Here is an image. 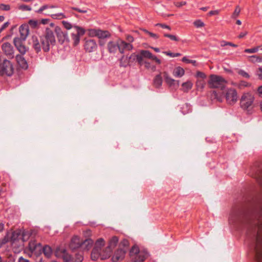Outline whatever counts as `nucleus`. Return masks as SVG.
<instances>
[{"label":"nucleus","instance_id":"nucleus-34","mask_svg":"<svg viewBox=\"0 0 262 262\" xmlns=\"http://www.w3.org/2000/svg\"><path fill=\"white\" fill-rule=\"evenodd\" d=\"M181 89L184 91H187L190 90L192 86V83H180Z\"/></svg>","mask_w":262,"mask_h":262},{"label":"nucleus","instance_id":"nucleus-37","mask_svg":"<svg viewBox=\"0 0 262 262\" xmlns=\"http://www.w3.org/2000/svg\"><path fill=\"white\" fill-rule=\"evenodd\" d=\"M249 58L252 59L251 61L253 62H262V58L259 56H257L256 55L250 56Z\"/></svg>","mask_w":262,"mask_h":262},{"label":"nucleus","instance_id":"nucleus-38","mask_svg":"<svg viewBox=\"0 0 262 262\" xmlns=\"http://www.w3.org/2000/svg\"><path fill=\"white\" fill-rule=\"evenodd\" d=\"M10 242V237L8 233L0 241V248H1L4 245Z\"/></svg>","mask_w":262,"mask_h":262},{"label":"nucleus","instance_id":"nucleus-44","mask_svg":"<svg viewBox=\"0 0 262 262\" xmlns=\"http://www.w3.org/2000/svg\"><path fill=\"white\" fill-rule=\"evenodd\" d=\"M238 219V215L236 213H235L233 214H231L229 217V221L231 223H234Z\"/></svg>","mask_w":262,"mask_h":262},{"label":"nucleus","instance_id":"nucleus-20","mask_svg":"<svg viewBox=\"0 0 262 262\" xmlns=\"http://www.w3.org/2000/svg\"><path fill=\"white\" fill-rule=\"evenodd\" d=\"M107 50L110 53H115L117 50H119L118 39L116 42L110 41L107 43Z\"/></svg>","mask_w":262,"mask_h":262},{"label":"nucleus","instance_id":"nucleus-41","mask_svg":"<svg viewBox=\"0 0 262 262\" xmlns=\"http://www.w3.org/2000/svg\"><path fill=\"white\" fill-rule=\"evenodd\" d=\"M163 53L164 54H166V55L169 56L171 57H179V56H181V54L179 53H171L170 52H167V51L163 52Z\"/></svg>","mask_w":262,"mask_h":262},{"label":"nucleus","instance_id":"nucleus-15","mask_svg":"<svg viewBox=\"0 0 262 262\" xmlns=\"http://www.w3.org/2000/svg\"><path fill=\"white\" fill-rule=\"evenodd\" d=\"M81 241L80 238L77 236H73L71 239L69 244V248L70 249L74 251L79 249H81Z\"/></svg>","mask_w":262,"mask_h":262},{"label":"nucleus","instance_id":"nucleus-6","mask_svg":"<svg viewBox=\"0 0 262 262\" xmlns=\"http://www.w3.org/2000/svg\"><path fill=\"white\" fill-rule=\"evenodd\" d=\"M254 99V97L251 94L249 93L244 94L241 99V107L244 110L250 108L253 103Z\"/></svg>","mask_w":262,"mask_h":262},{"label":"nucleus","instance_id":"nucleus-49","mask_svg":"<svg viewBox=\"0 0 262 262\" xmlns=\"http://www.w3.org/2000/svg\"><path fill=\"white\" fill-rule=\"evenodd\" d=\"M194 25L197 28L204 27L205 24L201 20H198L194 22Z\"/></svg>","mask_w":262,"mask_h":262},{"label":"nucleus","instance_id":"nucleus-51","mask_svg":"<svg viewBox=\"0 0 262 262\" xmlns=\"http://www.w3.org/2000/svg\"><path fill=\"white\" fill-rule=\"evenodd\" d=\"M48 8H49V6L47 5H45L42 6H41L38 10H37L36 12L38 13H41L42 12Z\"/></svg>","mask_w":262,"mask_h":262},{"label":"nucleus","instance_id":"nucleus-46","mask_svg":"<svg viewBox=\"0 0 262 262\" xmlns=\"http://www.w3.org/2000/svg\"><path fill=\"white\" fill-rule=\"evenodd\" d=\"M144 57L142 55L141 52L140 54H137L136 61L138 62L139 64H142L143 63V59Z\"/></svg>","mask_w":262,"mask_h":262},{"label":"nucleus","instance_id":"nucleus-21","mask_svg":"<svg viewBox=\"0 0 262 262\" xmlns=\"http://www.w3.org/2000/svg\"><path fill=\"white\" fill-rule=\"evenodd\" d=\"M16 59L18 65L21 69L26 70L28 68V64L23 55H17L16 56Z\"/></svg>","mask_w":262,"mask_h":262},{"label":"nucleus","instance_id":"nucleus-23","mask_svg":"<svg viewBox=\"0 0 262 262\" xmlns=\"http://www.w3.org/2000/svg\"><path fill=\"white\" fill-rule=\"evenodd\" d=\"M118 243V238L117 236H113L109 241L108 246L107 248V252H111L112 249L114 248Z\"/></svg>","mask_w":262,"mask_h":262},{"label":"nucleus","instance_id":"nucleus-64","mask_svg":"<svg viewBox=\"0 0 262 262\" xmlns=\"http://www.w3.org/2000/svg\"><path fill=\"white\" fill-rule=\"evenodd\" d=\"M18 262H29V261L26 259L24 258L23 257H20L18 258Z\"/></svg>","mask_w":262,"mask_h":262},{"label":"nucleus","instance_id":"nucleus-24","mask_svg":"<svg viewBox=\"0 0 262 262\" xmlns=\"http://www.w3.org/2000/svg\"><path fill=\"white\" fill-rule=\"evenodd\" d=\"M184 73V70L182 68L178 67L173 69L172 74L174 77L179 78L183 76Z\"/></svg>","mask_w":262,"mask_h":262},{"label":"nucleus","instance_id":"nucleus-40","mask_svg":"<svg viewBox=\"0 0 262 262\" xmlns=\"http://www.w3.org/2000/svg\"><path fill=\"white\" fill-rule=\"evenodd\" d=\"M259 47L257 46L251 49H245L244 52L247 53H254L257 52L259 50Z\"/></svg>","mask_w":262,"mask_h":262},{"label":"nucleus","instance_id":"nucleus-8","mask_svg":"<svg viewBox=\"0 0 262 262\" xmlns=\"http://www.w3.org/2000/svg\"><path fill=\"white\" fill-rule=\"evenodd\" d=\"M55 254L57 257L61 258L65 262H69L72 260V256L68 253L64 248L57 247L55 250Z\"/></svg>","mask_w":262,"mask_h":262},{"label":"nucleus","instance_id":"nucleus-16","mask_svg":"<svg viewBox=\"0 0 262 262\" xmlns=\"http://www.w3.org/2000/svg\"><path fill=\"white\" fill-rule=\"evenodd\" d=\"M84 49L86 52H92L97 49V45L94 39H88L85 41Z\"/></svg>","mask_w":262,"mask_h":262},{"label":"nucleus","instance_id":"nucleus-56","mask_svg":"<svg viewBox=\"0 0 262 262\" xmlns=\"http://www.w3.org/2000/svg\"><path fill=\"white\" fill-rule=\"evenodd\" d=\"M163 76L166 79L167 82H176L174 79L169 78L167 74L165 72L163 73Z\"/></svg>","mask_w":262,"mask_h":262},{"label":"nucleus","instance_id":"nucleus-2","mask_svg":"<svg viewBox=\"0 0 262 262\" xmlns=\"http://www.w3.org/2000/svg\"><path fill=\"white\" fill-rule=\"evenodd\" d=\"M56 39L53 31L46 28L43 33L40 36H33L30 40V44L36 53L41 52H48L51 47L55 45Z\"/></svg>","mask_w":262,"mask_h":262},{"label":"nucleus","instance_id":"nucleus-1","mask_svg":"<svg viewBox=\"0 0 262 262\" xmlns=\"http://www.w3.org/2000/svg\"><path fill=\"white\" fill-rule=\"evenodd\" d=\"M247 236L252 241V248L257 262H262V227L256 221H247Z\"/></svg>","mask_w":262,"mask_h":262},{"label":"nucleus","instance_id":"nucleus-4","mask_svg":"<svg viewBox=\"0 0 262 262\" xmlns=\"http://www.w3.org/2000/svg\"><path fill=\"white\" fill-rule=\"evenodd\" d=\"M90 34L92 36L97 37L100 39L99 43L100 46H103L105 45V42L103 40L104 39L108 38L111 36V34L110 32L100 29H91L90 30Z\"/></svg>","mask_w":262,"mask_h":262},{"label":"nucleus","instance_id":"nucleus-60","mask_svg":"<svg viewBox=\"0 0 262 262\" xmlns=\"http://www.w3.org/2000/svg\"><path fill=\"white\" fill-rule=\"evenodd\" d=\"M120 245H122L124 247H127L128 245V242L126 239H123L120 244Z\"/></svg>","mask_w":262,"mask_h":262},{"label":"nucleus","instance_id":"nucleus-59","mask_svg":"<svg viewBox=\"0 0 262 262\" xmlns=\"http://www.w3.org/2000/svg\"><path fill=\"white\" fill-rule=\"evenodd\" d=\"M219 13H220V10H212V11H210L208 13V15L210 16L213 15H217L219 14Z\"/></svg>","mask_w":262,"mask_h":262},{"label":"nucleus","instance_id":"nucleus-32","mask_svg":"<svg viewBox=\"0 0 262 262\" xmlns=\"http://www.w3.org/2000/svg\"><path fill=\"white\" fill-rule=\"evenodd\" d=\"M51 16L53 19H61L63 18H67V16L63 13H58L52 14Z\"/></svg>","mask_w":262,"mask_h":262},{"label":"nucleus","instance_id":"nucleus-55","mask_svg":"<svg viewBox=\"0 0 262 262\" xmlns=\"http://www.w3.org/2000/svg\"><path fill=\"white\" fill-rule=\"evenodd\" d=\"M156 26H160L161 28H164V29H168L169 30H171V28L170 27V26L167 25H165V24H160V23H158V24H157L156 25Z\"/></svg>","mask_w":262,"mask_h":262},{"label":"nucleus","instance_id":"nucleus-25","mask_svg":"<svg viewBox=\"0 0 262 262\" xmlns=\"http://www.w3.org/2000/svg\"><path fill=\"white\" fill-rule=\"evenodd\" d=\"M38 247H41L40 243H37L35 240H31L28 245V248L32 252H34Z\"/></svg>","mask_w":262,"mask_h":262},{"label":"nucleus","instance_id":"nucleus-48","mask_svg":"<svg viewBox=\"0 0 262 262\" xmlns=\"http://www.w3.org/2000/svg\"><path fill=\"white\" fill-rule=\"evenodd\" d=\"M18 8L22 11H31L32 10L30 6L26 5H21L19 6Z\"/></svg>","mask_w":262,"mask_h":262},{"label":"nucleus","instance_id":"nucleus-30","mask_svg":"<svg viewBox=\"0 0 262 262\" xmlns=\"http://www.w3.org/2000/svg\"><path fill=\"white\" fill-rule=\"evenodd\" d=\"M209 86L210 88H215L217 89H221V90H224L225 86L224 83H208Z\"/></svg>","mask_w":262,"mask_h":262},{"label":"nucleus","instance_id":"nucleus-36","mask_svg":"<svg viewBox=\"0 0 262 262\" xmlns=\"http://www.w3.org/2000/svg\"><path fill=\"white\" fill-rule=\"evenodd\" d=\"M182 61L186 63H192L194 66H196L197 65L196 60L189 59L186 56L182 58Z\"/></svg>","mask_w":262,"mask_h":262},{"label":"nucleus","instance_id":"nucleus-28","mask_svg":"<svg viewBox=\"0 0 262 262\" xmlns=\"http://www.w3.org/2000/svg\"><path fill=\"white\" fill-rule=\"evenodd\" d=\"M208 82H226L221 76L212 74L210 76L209 80Z\"/></svg>","mask_w":262,"mask_h":262},{"label":"nucleus","instance_id":"nucleus-27","mask_svg":"<svg viewBox=\"0 0 262 262\" xmlns=\"http://www.w3.org/2000/svg\"><path fill=\"white\" fill-rule=\"evenodd\" d=\"M32 235V233L28 231H21V243L27 241Z\"/></svg>","mask_w":262,"mask_h":262},{"label":"nucleus","instance_id":"nucleus-52","mask_svg":"<svg viewBox=\"0 0 262 262\" xmlns=\"http://www.w3.org/2000/svg\"><path fill=\"white\" fill-rule=\"evenodd\" d=\"M256 75L260 80H262V67H259L256 71Z\"/></svg>","mask_w":262,"mask_h":262},{"label":"nucleus","instance_id":"nucleus-5","mask_svg":"<svg viewBox=\"0 0 262 262\" xmlns=\"http://www.w3.org/2000/svg\"><path fill=\"white\" fill-rule=\"evenodd\" d=\"M14 70L11 62L7 59H4L2 62L0 58V75L11 76L13 74Z\"/></svg>","mask_w":262,"mask_h":262},{"label":"nucleus","instance_id":"nucleus-61","mask_svg":"<svg viewBox=\"0 0 262 262\" xmlns=\"http://www.w3.org/2000/svg\"><path fill=\"white\" fill-rule=\"evenodd\" d=\"M9 22H6L0 28V32L3 31L4 30H5L9 25Z\"/></svg>","mask_w":262,"mask_h":262},{"label":"nucleus","instance_id":"nucleus-42","mask_svg":"<svg viewBox=\"0 0 262 262\" xmlns=\"http://www.w3.org/2000/svg\"><path fill=\"white\" fill-rule=\"evenodd\" d=\"M62 23L64 27L67 30H70L72 28L74 29V26H73L72 24L68 21L63 20L62 21Z\"/></svg>","mask_w":262,"mask_h":262},{"label":"nucleus","instance_id":"nucleus-12","mask_svg":"<svg viewBox=\"0 0 262 262\" xmlns=\"http://www.w3.org/2000/svg\"><path fill=\"white\" fill-rule=\"evenodd\" d=\"M25 40L20 39L19 37H15L13 39V43L15 47L21 54L20 55H24L28 50V48L23 42Z\"/></svg>","mask_w":262,"mask_h":262},{"label":"nucleus","instance_id":"nucleus-26","mask_svg":"<svg viewBox=\"0 0 262 262\" xmlns=\"http://www.w3.org/2000/svg\"><path fill=\"white\" fill-rule=\"evenodd\" d=\"M42 252L47 258H50L53 254L51 247L48 245L45 246L42 248Z\"/></svg>","mask_w":262,"mask_h":262},{"label":"nucleus","instance_id":"nucleus-9","mask_svg":"<svg viewBox=\"0 0 262 262\" xmlns=\"http://www.w3.org/2000/svg\"><path fill=\"white\" fill-rule=\"evenodd\" d=\"M10 242L13 247H20L22 246L21 239V231L16 230L13 231L10 237Z\"/></svg>","mask_w":262,"mask_h":262},{"label":"nucleus","instance_id":"nucleus-31","mask_svg":"<svg viewBox=\"0 0 262 262\" xmlns=\"http://www.w3.org/2000/svg\"><path fill=\"white\" fill-rule=\"evenodd\" d=\"M142 251H140L139 248L136 246H134L132 247L131 250H130V255L131 257H135V255L138 254L140 252H142Z\"/></svg>","mask_w":262,"mask_h":262},{"label":"nucleus","instance_id":"nucleus-35","mask_svg":"<svg viewBox=\"0 0 262 262\" xmlns=\"http://www.w3.org/2000/svg\"><path fill=\"white\" fill-rule=\"evenodd\" d=\"M39 23L37 20L31 19L28 22V26L29 25L32 29H35L38 27Z\"/></svg>","mask_w":262,"mask_h":262},{"label":"nucleus","instance_id":"nucleus-58","mask_svg":"<svg viewBox=\"0 0 262 262\" xmlns=\"http://www.w3.org/2000/svg\"><path fill=\"white\" fill-rule=\"evenodd\" d=\"M137 54L136 53H133L129 57V61H136Z\"/></svg>","mask_w":262,"mask_h":262},{"label":"nucleus","instance_id":"nucleus-7","mask_svg":"<svg viewBox=\"0 0 262 262\" xmlns=\"http://www.w3.org/2000/svg\"><path fill=\"white\" fill-rule=\"evenodd\" d=\"M57 36L58 42L60 44H63L65 42H69V39L67 31H63L59 26L55 27L54 31Z\"/></svg>","mask_w":262,"mask_h":262},{"label":"nucleus","instance_id":"nucleus-47","mask_svg":"<svg viewBox=\"0 0 262 262\" xmlns=\"http://www.w3.org/2000/svg\"><path fill=\"white\" fill-rule=\"evenodd\" d=\"M0 9L3 11H9L10 9V6L4 4H0Z\"/></svg>","mask_w":262,"mask_h":262},{"label":"nucleus","instance_id":"nucleus-19","mask_svg":"<svg viewBox=\"0 0 262 262\" xmlns=\"http://www.w3.org/2000/svg\"><path fill=\"white\" fill-rule=\"evenodd\" d=\"M94 245L93 241L91 238H86L81 241V250L84 251L90 250Z\"/></svg>","mask_w":262,"mask_h":262},{"label":"nucleus","instance_id":"nucleus-13","mask_svg":"<svg viewBox=\"0 0 262 262\" xmlns=\"http://www.w3.org/2000/svg\"><path fill=\"white\" fill-rule=\"evenodd\" d=\"M2 49L4 54L9 58H13L14 57V50L13 47L9 42H5L2 46Z\"/></svg>","mask_w":262,"mask_h":262},{"label":"nucleus","instance_id":"nucleus-22","mask_svg":"<svg viewBox=\"0 0 262 262\" xmlns=\"http://www.w3.org/2000/svg\"><path fill=\"white\" fill-rule=\"evenodd\" d=\"M148 256L147 252L142 251L132 257L133 262H143Z\"/></svg>","mask_w":262,"mask_h":262},{"label":"nucleus","instance_id":"nucleus-33","mask_svg":"<svg viewBox=\"0 0 262 262\" xmlns=\"http://www.w3.org/2000/svg\"><path fill=\"white\" fill-rule=\"evenodd\" d=\"M141 53L142 54V55L143 56L144 58H146L148 59H151L153 57L154 55L149 51L148 50H141Z\"/></svg>","mask_w":262,"mask_h":262},{"label":"nucleus","instance_id":"nucleus-45","mask_svg":"<svg viewBox=\"0 0 262 262\" xmlns=\"http://www.w3.org/2000/svg\"><path fill=\"white\" fill-rule=\"evenodd\" d=\"M238 74L246 78H249L250 77L249 74L243 70H239L238 71Z\"/></svg>","mask_w":262,"mask_h":262},{"label":"nucleus","instance_id":"nucleus-17","mask_svg":"<svg viewBox=\"0 0 262 262\" xmlns=\"http://www.w3.org/2000/svg\"><path fill=\"white\" fill-rule=\"evenodd\" d=\"M126 253V250L123 249H119L117 250L112 256V260L113 262H118L122 260Z\"/></svg>","mask_w":262,"mask_h":262},{"label":"nucleus","instance_id":"nucleus-11","mask_svg":"<svg viewBox=\"0 0 262 262\" xmlns=\"http://www.w3.org/2000/svg\"><path fill=\"white\" fill-rule=\"evenodd\" d=\"M74 29L76 31V33H72L71 37L72 39L73 40L74 45L76 46L79 43L80 36L85 33V30L83 28L77 26H74Z\"/></svg>","mask_w":262,"mask_h":262},{"label":"nucleus","instance_id":"nucleus-63","mask_svg":"<svg viewBox=\"0 0 262 262\" xmlns=\"http://www.w3.org/2000/svg\"><path fill=\"white\" fill-rule=\"evenodd\" d=\"M169 83V86L171 88H174L177 86H179V84H180V83H173V82Z\"/></svg>","mask_w":262,"mask_h":262},{"label":"nucleus","instance_id":"nucleus-39","mask_svg":"<svg viewBox=\"0 0 262 262\" xmlns=\"http://www.w3.org/2000/svg\"><path fill=\"white\" fill-rule=\"evenodd\" d=\"M240 12H241V9L238 6H237L234 10V11L233 12V13L231 16V17L232 18H236L239 14Z\"/></svg>","mask_w":262,"mask_h":262},{"label":"nucleus","instance_id":"nucleus-29","mask_svg":"<svg viewBox=\"0 0 262 262\" xmlns=\"http://www.w3.org/2000/svg\"><path fill=\"white\" fill-rule=\"evenodd\" d=\"M83 260V254L81 251L76 253L73 258L74 262H82Z\"/></svg>","mask_w":262,"mask_h":262},{"label":"nucleus","instance_id":"nucleus-18","mask_svg":"<svg viewBox=\"0 0 262 262\" xmlns=\"http://www.w3.org/2000/svg\"><path fill=\"white\" fill-rule=\"evenodd\" d=\"M19 31L20 35V39L25 40L29 35V29L27 24L21 25L19 28Z\"/></svg>","mask_w":262,"mask_h":262},{"label":"nucleus","instance_id":"nucleus-54","mask_svg":"<svg viewBox=\"0 0 262 262\" xmlns=\"http://www.w3.org/2000/svg\"><path fill=\"white\" fill-rule=\"evenodd\" d=\"M174 5L177 7L180 8L183 6L186 5V2H174Z\"/></svg>","mask_w":262,"mask_h":262},{"label":"nucleus","instance_id":"nucleus-3","mask_svg":"<svg viewBox=\"0 0 262 262\" xmlns=\"http://www.w3.org/2000/svg\"><path fill=\"white\" fill-rule=\"evenodd\" d=\"M104 246L103 239L100 238L96 242L94 248L91 252V257L94 261L98 259L104 260L110 257V251H102V248Z\"/></svg>","mask_w":262,"mask_h":262},{"label":"nucleus","instance_id":"nucleus-10","mask_svg":"<svg viewBox=\"0 0 262 262\" xmlns=\"http://www.w3.org/2000/svg\"><path fill=\"white\" fill-rule=\"evenodd\" d=\"M225 96L227 102L230 104L235 103L238 98L236 90L233 89H228L225 90Z\"/></svg>","mask_w":262,"mask_h":262},{"label":"nucleus","instance_id":"nucleus-62","mask_svg":"<svg viewBox=\"0 0 262 262\" xmlns=\"http://www.w3.org/2000/svg\"><path fill=\"white\" fill-rule=\"evenodd\" d=\"M148 35L150 36V37H151L155 39H157L159 38V35L158 34L152 33L151 32H149Z\"/></svg>","mask_w":262,"mask_h":262},{"label":"nucleus","instance_id":"nucleus-50","mask_svg":"<svg viewBox=\"0 0 262 262\" xmlns=\"http://www.w3.org/2000/svg\"><path fill=\"white\" fill-rule=\"evenodd\" d=\"M196 77L198 78H202V79H204L206 78V75L204 73L198 71L196 73Z\"/></svg>","mask_w":262,"mask_h":262},{"label":"nucleus","instance_id":"nucleus-53","mask_svg":"<svg viewBox=\"0 0 262 262\" xmlns=\"http://www.w3.org/2000/svg\"><path fill=\"white\" fill-rule=\"evenodd\" d=\"M126 39L128 41L127 43H130L134 42V38L132 35L128 34L126 35Z\"/></svg>","mask_w":262,"mask_h":262},{"label":"nucleus","instance_id":"nucleus-14","mask_svg":"<svg viewBox=\"0 0 262 262\" xmlns=\"http://www.w3.org/2000/svg\"><path fill=\"white\" fill-rule=\"evenodd\" d=\"M119 52L123 54L125 51H129L133 50V46L130 43H127L124 40L119 39Z\"/></svg>","mask_w":262,"mask_h":262},{"label":"nucleus","instance_id":"nucleus-43","mask_svg":"<svg viewBox=\"0 0 262 262\" xmlns=\"http://www.w3.org/2000/svg\"><path fill=\"white\" fill-rule=\"evenodd\" d=\"M164 36L166 37L169 38V39L173 41H179V38L176 36L173 35L165 33L164 34Z\"/></svg>","mask_w":262,"mask_h":262},{"label":"nucleus","instance_id":"nucleus-57","mask_svg":"<svg viewBox=\"0 0 262 262\" xmlns=\"http://www.w3.org/2000/svg\"><path fill=\"white\" fill-rule=\"evenodd\" d=\"M72 9H73L75 11H77L78 12L82 13H85L88 12L87 10H86V9H80L79 8H76V7H73Z\"/></svg>","mask_w":262,"mask_h":262}]
</instances>
